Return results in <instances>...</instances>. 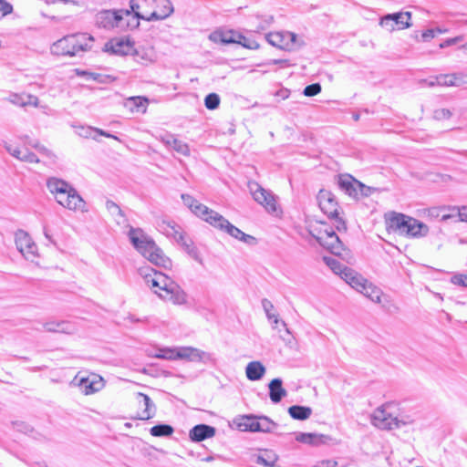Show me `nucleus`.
<instances>
[{"label":"nucleus","mask_w":467,"mask_h":467,"mask_svg":"<svg viewBox=\"0 0 467 467\" xmlns=\"http://www.w3.org/2000/svg\"><path fill=\"white\" fill-rule=\"evenodd\" d=\"M234 44L241 45L242 47L251 50L259 48V44L254 39L247 37L239 32L237 33Z\"/></svg>","instance_id":"a18cd8bd"},{"label":"nucleus","mask_w":467,"mask_h":467,"mask_svg":"<svg viewBox=\"0 0 467 467\" xmlns=\"http://www.w3.org/2000/svg\"><path fill=\"white\" fill-rule=\"evenodd\" d=\"M379 25L386 28L388 31H393L395 30V25H394V22L392 21V16H390L389 14L384 16L381 19H380V22H379Z\"/></svg>","instance_id":"6e6d98bb"},{"label":"nucleus","mask_w":467,"mask_h":467,"mask_svg":"<svg viewBox=\"0 0 467 467\" xmlns=\"http://www.w3.org/2000/svg\"><path fill=\"white\" fill-rule=\"evenodd\" d=\"M265 65H279L281 67H290L291 64L287 59H270Z\"/></svg>","instance_id":"0e129e2a"},{"label":"nucleus","mask_w":467,"mask_h":467,"mask_svg":"<svg viewBox=\"0 0 467 467\" xmlns=\"http://www.w3.org/2000/svg\"><path fill=\"white\" fill-rule=\"evenodd\" d=\"M5 149L13 157L21 161V157L23 156L25 150H22L18 148H12L11 146H6Z\"/></svg>","instance_id":"338daca9"},{"label":"nucleus","mask_w":467,"mask_h":467,"mask_svg":"<svg viewBox=\"0 0 467 467\" xmlns=\"http://www.w3.org/2000/svg\"><path fill=\"white\" fill-rule=\"evenodd\" d=\"M220 97L216 93H210L204 99V105L208 109H215L219 107Z\"/></svg>","instance_id":"8fccbe9b"},{"label":"nucleus","mask_w":467,"mask_h":467,"mask_svg":"<svg viewBox=\"0 0 467 467\" xmlns=\"http://www.w3.org/2000/svg\"><path fill=\"white\" fill-rule=\"evenodd\" d=\"M156 138L168 149H171L182 156H190L191 150L189 145L186 142L177 139L175 135L170 132H164L157 135Z\"/></svg>","instance_id":"4468645a"},{"label":"nucleus","mask_w":467,"mask_h":467,"mask_svg":"<svg viewBox=\"0 0 467 467\" xmlns=\"http://www.w3.org/2000/svg\"><path fill=\"white\" fill-rule=\"evenodd\" d=\"M268 388L269 398L273 403H279L287 395V391L283 388V381L279 378L272 379Z\"/></svg>","instance_id":"c85d7f7f"},{"label":"nucleus","mask_w":467,"mask_h":467,"mask_svg":"<svg viewBox=\"0 0 467 467\" xmlns=\"http://www.w3.org/2000/svg\"><path fill=\"white\" fill-rule=\"evenodd\" d=\"M163 231L168 237L173 238L180 244L186 237L182 228L175 223H163Z\"/></svg>","instance_id":"f704fd0d"},{"label":"nucleus","mask_w":467,"mask_h":467,"mask_svg":"<svg viewBox=\"0 0 467 467\" xmlns=\"http://www.w3.org/2000/svg\"><path fill=\"white\" fill-rule=\"evenodd\" d=\"M39 99L36 96L27 95L26 98V101L19 102V106L25 107L28 105H32L34 107H38Z\"/></svg>","instance_id":"680f3d73"},{"label":"nucleus","mask_w":467,"mask_h":467,"mask_svg":"<svg viewBox=\"0 0 467 467\" xmlns=\"http://www.w3.org/2000/svg\"><path fill=\"white\" fill-rule=\"evenodd\" d=\"M324 261L326 265L337 275H339L340 277L343 275V272L345 269L348 268V266L342 265L338 260L332 257H324Z\"/></svg>","instance_id":"49530a36"},{"label":"nucleus","mask_w":467,"mask_h":467,"mask_svg":"<svg viewBox=\"0 0 467 467\" xmlns=\"http://www.w3.org/2000/svg\"><path fill=\"white\" fill-rule=\"evenodd\" d=\"M389 404H384L376 409L371 415V423L380 430H394L412 422L411 420H403L394 417L389 410Z\"/></svg>","instance_id":"20e7f679"},{"label":"nucleus","mask_w":467,"mask_h":467,"mask_svg":"<svg viewBox=\"0 0 467 467\" xmlns=\"http://www.w3.org/2000/svg\"><path fill=\"white\" fill-rule=\"evenodd\" d=\"M409 220H410V216L393 213V214L387 219V229L400 234H405Z\"/></svg>","instance_id":"412c9836"},{"label":"nucleus","mask_w":467,"mask_h":467,"mask_svg":"<svg viewBox=\"0 0 467 467\" xmlns=\"http://www.w3.org/2000/svg\"><path fill=\"white\" fill-rule=\"evenodd\" d=\"M73 383L79 387L85 395H90L99 391L104 387L103 379L97 375L91 374L88 377L79 378L78 375L73 379Z\"/></svg>","instance_id":"9b49d317"},{"label":"nucleus","mask_w":467,"mask_h":467,"mask_svg":"<svg viewBox=\"0 0 467 467\" xmlns=\"http://www.w3.org/2000/svg\"><path fill=\"white\" fill-rule=\"evenodd\" d=\"M174 432V429L169 424H157L150 429V435L154 437H169Z\"/></svg>","instance_id":"79ce46f5"},{"label":"nucleus","mask_w":467,"mask_h":467,"mask_svg":"<svg viewBox=\"0 0 467 467\" xmlns=\"http://www.w3.org/2000/svg\"><path fill=\"white\" fill-rule=\"evenodd\" d=\"M341 278L352 288L358 292L361 290V288H364V285H366L367 282V279H365L360 274L357 273L349 267L345 269Z\"/></svg>","instance_id":"cd10ccee"},{"label":"nucleus","mask_w":467,"mask_h":467,"mask_svg":"<svg viewBox=\"0 0 467 467\" xmlns=\"http://www.w3.org/2000/svg\"><path fill=\"white\" fill-rule=\"evenodd\" d=\"M47 332L72 334L75 332V326L68 321H48L44 324Z\"/></svg>","instance_id":"c756f323"},{"label":"nucleus","mask_w":467,"mask_h":467,"mask_svg":"<svg viewBox=\"0 0 467 467\" xmlns=\"http://www.w3.org/2000/svg\"><path fill=\"white\" fill-rule=\"evenodd\" d=\"M444 31L441 30V28L437 27V28H431V29H427L425 30L421 36H422V39L424 41H429L431 40V38H433L437 34H441V33H443Z\"/></svg>","instance_id":"bf43d9fd"},{"label":"nucleus","mask_w":467,"mask_h":467,"mask_svg":"<svg viewBox=\"0 0 467 467\" xmlns=\"http://www.w3.org/2000/svg\"><path fill=\"white\" fill-rule=\"evenodd\" d=\"M183 250L191 256L193 260L202 264V258L200 254L198 248L194 245L193 242L186 237L179 244Z\"/></svg>","instance_id":"ea45409f"},{"label":"nucleus","mask_w":467,"mask_h":467,"mask_svg":"<svg viewBox=\"0 0 467 467\" xmlns=\"http://www.w3.org/2000/svg\"><path fill=\"white\" fill-rule=\"evenodd\" d=\"M173 13V5L170 0H156L153 11L150 13V19L152 21L162 20Z\"/></svg>","instance_id":"5701e85b"},{"label":"nucleus","mask_w":467,"mask_h":467,"mask_svg":"<svg viewBox=\"0 0 467 467\" xmlns=\"http://www.w3.org/2000/svg\"><path fill=\"white\" fill-rule=\"evenodd\" d=\"M237 31L233 29H217L209 35V39L213 43H220L223 45L234 44Z\"/></svg>","instance_id":"a878e982"},{"label":"nucleus","mask_w":467,"mask_h":467,"mask_svg":"<svg viewBox=\"0 0 467 467\" xmlns=\"http://www.w3.org/2000/svg\"><path fill=\"white\" fill-rule=\"evenodd\" d=\"M182 200L183 202V204L187 206L192 211V213H193L196 216H198L206 223L209 217H213L216 213L215 211L210 209L206 205L199 202L190 194H182Z\"/></svg>","instance_id":"2eb2a0df"},{"label":"nucleus","mask_w":467,"mask_h":467,"mask_svg":"<svg viewBox=\"0 0 467 467\" xmlns=\"http://www.w3.org/2000/svg\"><path fill=\"white\" fill-rule=\"evenodd\" d=\"M128 235L133 246L150 262L165 268L171 265V260L164 255L162 250L153 240L145 235L141 229L131 227Z\"/></svg>","instance_id":"f03ea898"},{"label":"nucleus","mask_w":467,"mask_h":467,"mask_svg":"<svg viewBox=\"0 0 467 467\" xmlns=\"http://www.w3.org/2000/svg\"><path fill=\"white\" fill-rule=\"evenodd\" d=\"M131 55L134 60L142 66H149L157 60V55L153 47H140L133 48Z\"/></svg>","instance_id":"4be33fe9"},{"label":"nucleus","mask_w":467,"mask_h":467,"mask_svg":"<svg viewBox=\"0 0 467 467\" xmlns=\"http://www.w3.org/2000/svg\"><path fill=\"white\" fill-rule=\"evenodd\" d=\"M262 306L265 312V315L268 318L269 321H272V327L274 329H277V326L278 324H281L282 327L285 328V331L287 335H290L291 332L289 330V328L287 327V325L285 321H282V320H279L278 318V316L275 315V314H273L272 313V310L274 309V305L272 304L271 301H269L268 299L265 298L262 300Z\"/></svg>","instance_id":"2f4dec72"},{"label":"nucleus","mask_w":467,"mask_h":467,"mask_svg":"<svg viewBox=\"0 0 467 467\" xmlns=\"http://www.w3.org/2000/svg\"><path fill=\"white\" fill-rule=\"evenodd\" d=\"M318 205L321 211L327 217H337L338 215V204L334 194L326 190H320L317 194Z\"/></svg>","instance_id":"ddd939ff"},{"label":"nucleus","mask_w":467,"mask_h":467,"mask_svg":"<svg viewBox=\"0 0 467 467\" xmlns=\"http://www.w3.org/2000/svg\"><path fill=\"white\" fill-rule=\"evenodd\" d=\"M438 86L452 87L460 86L461 84L467 83V75L463 74H445L437 76Z\"/></svg>","instance_id":"7c9ffc66"},{"label":"nucleus","mask_w":467,"mask_h":467,"mask_svg":"<svg viewBox=\"0 0 467 467\" xmlns=\"http://www.w3.org/2000/svg\"><path fill=\"white\" fill-rule=\"evenodd\" d=\"M133 48V45L130 41L124 38L111 39L105 45L106 51L120 56L131 54Z\"/></svg>","instance_id":"6ab92c4d"},{"label":"nucleus","mask_w":467,"mask_h":467,"mask_svg":"<svg viewBox=\"0 0 467 467\" xmlns=\"http://www.w3.org/2000/svg\"><path fill=\"white\" fill-rule=\"evenodd\" d=\"M130 10H102L95 16L96 25L105 29L124 28V16H130Z\"/></svg>","instance_id":"423d86ee"},{"label":"nucleus","mask_w":467,"mask_h":467,"mask_svg":"<svg viewBox=\"0 0 467 467\" xmlns=\"http://www.w3.org/2000/svg\"><path fill=\"white\" fill-rule=\"evenodd\" d=\"M335 234H337L335 233L333 228L326 227L325 229L319 230L318 234L317 236H315V238L317 241V243L320 245H322L326 241V237H330L331 235H335Z\"/></svg>","instance_id":"603ef678"},{"label":"nucleus","mask_w":467,"mask_h":467,"mask_svg":"<svg viewBox=\"0 0 467 467\" xmlns=\"http://www.w3.org/2000/svg\"><path fill=\"white\" fill-rule=\"evenodd\" d=\"M296 34L289 31L272 32L265 36L266 41L273 47L290 50L296 42Z\"/></svg>","instance_id":"9d476101"},{"label":"nucleus","mask_w":467,"mask_h":467,"mask_svg":"<svg viewBox=\"0 0 467 467\" xmlns=\"http://www.w3.org/2000/svg\"><path fill=\"white\" fill-rule=\"evenodd\" d=\"M155 2L156 0H130V13L132 12L138 19L152 21L149 17L153 11Z\"/></svg>","instance_id":"f3484780"},{"label":"nucleus","mask_w":467,"mask_h":467,"mask_svg":"<svg viewBox=\"0 0 467 467\" xmlns=\"http://www.w3.org/2000/svg\"><path fill=\"white\" fill-rule=\"evenodd\" d=\"M451 212H454L452 219H456V221H460V222H467V207L466 206H463L462 208L452 206Z\"/></svg>","instance_id":"864d4df0"},{"label":"nucleus","mask_w":467,"mask_h":467,"mask_svg":"<svg viewBox=\"0 0 467 467\" xmlns=\"http://www.w3.org/2000/svg\"><path fill=\"white\" fill-rule=\"evenodd\" d=\"M96 129L90 126H79L77 128V134L83 138H92L94 140H97L96 136Z\"/></svg>","instance_id":"3c124183"},{"label":"nucleus","mask_w":467,"mask_h":467,"mask_svg":"<svg viewBox=\"0 0 467 467\" xmlns=\"http://www.w3.org/2000/svg\"><path fill=\"white\" fill-rule=\"evenodd\" d=\"M131 111L144 113L147 109L148 99L144 97H130L127 100Z\"/></svg>","instance_id":"a19ab883"},{"label":"nucleus","mask_w":467,"mask_h":467,"mask_svg":"<svg viewBox=\"0 0 467 467\" xmlns=\"http://www.w3.org/2000/svg\"><path fill=\"white\" fill-rule=\"evenodd\" d=\"M150 272L144 274V280L155 294L173 304L182 305L186 302L187 296L178 284L161 272L153 269Z\"/></svg>","instance_id":"f257e3e1"},{"label":"nucleus","mask_w":467,"mask_h":467,"mask_svg":"<svg viewBox=\"0 0 467 467\" xmlns=\"http://www.w3.org/2000/svg\"><path fill=\"white\" fill-rule=\"evenodd\" d=\"M428 232L429 228L426 224L418 221L417 219L410 217L405 235L419 237L426 235Z\"/></svg>","instance_id":"72a5a7b5"},{"label":"nucleus","mask_w":467,"mask_h":467,"mask_svg":"<svg viewBox=\"0 0 467 467\" xmlns=\"http://www.w3.org/2000/svg\"><path fill=\"white\" fill-rule=\"evenodd\" d=\"M13 12V6L5 0H0V19Z\"/></svg>","instance_id":"13d9d810"},{"label":"nucleus","mask_w":467,"mask_h":467,"mask_svg":"<svg viewBox=\"0 0 467 467\" xmlns=\"http://www.w3.org/2000/svg\"><path fill=\"white\" fill-rule=\"evenodd\" d=\"M21 161L29 162V163H36V162L39 161L37 156L35 153L29 151L28 150H25V152L23 153V156L21 157Z\"/></svg>","instance_id":"052dcab7"},{"label":"nucleus","mask_w":467,"mask_h":467,"mask_svg":"<svg viewBox=\"0 0 467 467\" xmlns=\"http://www.w3.org/2000/svg\"><path fill=\"white\" fill-rule=\"evenodd\" d=\"M245 373L249 380H260L265 373V367L260 361H251L246 366Z\"/></svg>","instance_id":"473e14b6"},{"label":"nucleus","mask_w":467,"mask_h":467,"mask_svg":"<svg viewBox=\"0 0 467 467\" xmlns=\"http://www.w3.org/2000/svg\"><path fill=\"white\" fill-rule=\"evenodd\" d=\"M359 292L375 303H380V298L381 296L383 295L382 290L380 288L375 286L368 280L366 282V285H364V288H361Z\"/></svg>","instance_id":"e433bc0d"},{"label":"nucleus","mask_w":467,"mask_h":467,"mask_svg":"<svg viewBox=\"0 0 467 467\" xmlns=\"http://www.w3.org/2000/svg\"><path fill=\"white\" fill-rule=\"evenodd\" d=\"M177 359H184L192 362H213V358L211 353L202 351L192 347L177 348Z\"/></svg>","instance_id":"f8f14e48"},{"label":"nucleus","mask_w":467,"mask_h":467,"mask_svg":"<svg viewBox=\"0 0 467 467\" xmlns=\"http://www.w3.org/2000/svg\"><path fill=\"white\" fill-rule=\"evenodd\" d=\"M452 206L433 207L429 210L432 217L440 218L441 221H447L453 218V214H445V212L451 211Z\"/></svg>","instance_id":"c03bdc74"},{"label":"nucleus","mask_w":467,"mask_h":467,"mask_svg":"<svg viewBox=\"0 0 467 467\" xmlns=\"http://www.w3.org/2000/svg\"><path fill=\"white\" fill-rule=\"evenodd\" d=\"M433 117L437 120L448 119L451 117V112L447 109H439L434 110Z\"/></svg>","instance_id":"4d7b16f0"},{"label":"nucleus","mask_w":467,"mask_h":467,"mask_svg":"<svg viewBox=\"0 0 467 467\" xmlns=\"http://www.w3.org/2000/svg\"><path fill=\"white\" fill-rule=\"evenodd\" d=\"M331 438L325 434L298 432L296 434V441L304 444L318 446L327 443Z\"/></svg>","instance_id":"393cba45"},{"label":"nucleus","mask_w":467,"mask_h":467,"mask_svg":"<svg viewBox=\"0 0 467 467\" xmlns=\"http://www.w3.org/2000/svg\"><path fill=\"white\" fill-rule=\"evenodd\" d=\"M47 187L55 196V199L57 198V195H60L62 192L67 193L68 191L74 189L70 183L57 177L48 178L47 181Z\"/></svg>","instance_id":"bb28decb"},{"label":"nucleus","mask_w":467,"mask_h":467,"mask_svg":"<svg viewBox=\"0 0 467 467\" xmlns=\"http://www.w3.org/2000/svg\"><path fill=\"white\" fill-rule=\"evenodd\" d=\"M136 400H137L140 408L143 407V410H141L140 413H139L135 417V419H138L140 420H148L155 416V414H156L155 404L148 395H146L142 392H137L136 393Z\"/></svg>","instance_id":"a211bd4d"},{"label":"nucleus","mask_w":467,"mask_h":467,"mask_svg":"<svg viewBox=\"0 0 467 467\" xmlns=\"http://www.w3.org/2000/svg\"><path fill=\"white\" fill-rule=\"evenodd\" d=\"M321 89V85L319 83H314L306 86L303 90V94L306 97H313L319 94Z\"/></svg>","instance_id":"5fc2aeb1"},{"label":"nucleus","mask_w":467,"mask_h":467,"mask_svg":"<svg viewBox=\"0 0 467 467\" xmlns=\"http://www.w3.org/2000/svg\"><path fill=\"white\" fill-rule=\"evenodd\" d=\"M93 37L86 33L66 36L51 46V53L56 56H78L80 52L90 49Z\"/></svg>","instance_id":"7ed1b4c3"},{"label":"nucleus","mask_w":467,"mask_h":467,"mask_svg":"<svg viewBox=\"0 0 467 467\" xmlns=\"http://www.w3.org/2000/svg\"><path fill=\"white\" fill-rule=\"evenodd\" d=\"M392 16V21L395 25V29H404L410 26V12H400L389 14Z\"/></svg>","instance_id":"58836bf2"},{"label":"nucleus","mask_w":467,"mask_h":467,"mask_svg":"<svg viewBox=\"0 0 467 467\" xmlns=\"http://www.w3.org/2000/svg\"><path fill=\"white\" fill-rule=\"evenodd\" d=\"M216 434V429L207 424H197L189 431V438L193 442H200L213 438Z\"/></svg>","instance_id":"aec40b11"},{"label":"nucleus","mask_w":467,"mask_h":467,"mask_svg":"<svg viewBox=\"0 0 467 467\" xmlns=\"http://www.w3.org/2000/svg\"><path fill=\"white\" fill-rule=\"evenodd\" d=\"M288 413L294 420H306L312 414V409L306 406L293 405L288 408Z\"/></svg>","instance_id":"c9c22d12"},{"label":"nucleus","mask_w":467,"mask_h":467,"mask_svg":"<svg viewBox=\"0 0 467 467\" xmlns=\"http://www.w3.org/2000/svg\"><path fill=\"white\" fill-rule=\"evenodd\" d=\"M248 186L256 202L263 205L268 212L274 213L276 211V201L272 192L264 189L255 182H249Z\"/></svg>","instance_id":"6e6552de"},{"label":"nucleus","mask_w":467,"mask_h":467,"mask_svg":"<svg viewBox=\"0 0 467 467\" xmlns=\"http://www.w3.org/2000/svg\"><path fill=\"white\" fill-rule=\"evenodd\" d=\"M17 250L26 260L34 261L37 257V246L24 230H17L15 235Z\"/></svg>","instance_id":"0eeeda50"},{"label":"nucleus","mask_w":467,"mask_h":467,"mask_svg":"<svg viewBox=\"0 0 467 467\" xmlns=\"http://www.w3.org/2000/svg\"><path fill=\"white\" fill-rule=\"evenodd\" d=\"M106 208L110 213L111 215L119 217V218H116V222L119 224L121 223L120 219L124 218V213H123L122 210L120 209V207L113 201L108 200L106 202Z\"/></svg>","instance_id":"de8ad7c7"},{"label":"nucleus","mask_w":467,"mask_h":467,"mask_svg":"<svg viewBox=\"0 0 467 467\" xmlns=\"http://www.w3.org/2000/svg\"><path fill=\"white\" fill-rule=\"evenodd\" d=\"M337 184L342 192L353 198H358L359 195H368L369 193L364 192L366 186L363 183L349 174L339 175ZM368 192H369L368 187Z\"/></svg>","instance_id":"1a4fd4ad"},{"label":"nucleus","mask_w":467,"mask_h":467,"mask_svg":"<svg viewBox=\"0 0 467 467\" xmlns=\"http://www.w3.org/2000/svg\"><path fill=\"white\" fill-rule=\"evenodd\" d=\"M176 354H177V348H166L159 349L158 353L155 354V357L158 358H162V359L175 360V359H177Z\"/></svg>","instance_id":"09e8293b"},{"label":"nucleus","mask_w":467,"mask_h":467,"mask_svg":"<svg viewBox=\"0 0 467 467\" xmlns=\"http://www.w3.org/2000/svg\"><path fill=\"white\" fill-rule=\"evenodd\" d=\"M322 246L334 254H341L344 250L343 244L337 234L326 237V241Z\"/></svg>","instance_id":"4c0bfd02"},{"label":"nucleus","mask_w":467,"mask_h":467,"mask_svg":"<svg viewBox=\"0 0 467 467\" xmlns=\"http://www.w3.org/2000/svg\"><path fill=\"white\" fill-rule=\"evenodd\" d=\"M274 21L273 16H265L264 17L263 23L257 26L258 30H265L267 26H269Z\"/></svg>","instance_id":"774afa93"},{"label":"nucleus","mask_w":467,"mask_h":467,"mask_svg":"<svg viewBox=\"0 0 467 467\" xmlns=\"http://www.w3.org/2000/svg\"><path fill=\"white\" fill-rule=\"evenodd\" d=\"M56 201L58 204L70 211L81 210L85 205V202L74 188L67 193L57 195Z\"/></svg>","instance_id":"dca6fc26"},{"label":"nucleus","mask_w":467,"mask_h":467,"mask_svg":"<svg viewBox=\"0 0 467 467\" xmlns=\"http://www.w3.org/2000/svg\"><path fill=\"white\" fill-rule=\"evenodd\" d=\"M207 223L213 227L224 232L232 237L247 244H254L256 243V239L254 236L244 233L217 212L213 217H209Z\"/></svg>","instance_id":"39448f33"},{"label":"nucleus","mask_w":467,"mask_h":467,"mask_svg":"<svg viewBox=\"0 0 467 467\" xmlns=\"http://www.w3.org/2000/svg\"><path fill=\"white\" fill-rule=\"evenodd\" d=\"M256 432H272L277 424L266 416H257Z\"/></svg>","instance_id":"37998d69"},{"label":"nucleus","mask_w":467,"mask_h":467,"mask_svg":"<svg viewBox=\"0 0 467 467\" xmlns=\"http://www.w3.org/2000/svg\"><path fill=\"white\" fill-rule=\"evenodd\" d=\"M331 219H335V225L337 231H347V224L346 222L337 215V217H330Z\"/></svg>","instance_id":"69168bd1"},{"label":"nucleus","mask_w":467,"mask_h":467,"mask_svg":"<svg viewBox=\"0 0 467 467\" xmlns=\"http://www.w3.org/2000/svg\"><path fill=\"white\" fill-rule=\"evenodd\" d=\"M451 283L457 285L467 287V275H455L451 277Z\"/></svg>","instance_id":"e2e57ef3"},{"label":"nucleus","mask_w":467,"mask_h":467,"mask_svg":"<svg viewBox=\"0 0 467 467\" xmlns=\"http://www.w3.org/2000/svg\"><path fill=\"white\" fill-rule=\"evenodd\" d=\"M234 425L241 431L256 432L257 416L254 414L239 415L233 420Z\"/></svg>","instance_id":"b1692460"}]
</instances>
